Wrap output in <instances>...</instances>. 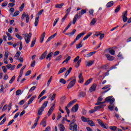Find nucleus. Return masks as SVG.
<instances>
[{
  "label": "nucleus",
  "instance_id": "obj_1",
  "mask_svg": "<svg viewBox=\"0 0 131 131\" xmlns=\"http://www.w3.org/2000/svg\"><path fill=\"white\" fill-rule=\"evenodd\" d=\"M106 102H108L110 103V105L108 107V108L110 111H113L114 107H115V98H113V96H108L105 98V101L100 102L101 105H103V104H105Z\"/></svg>",
  "mask_w": 131,
  "mask_h": 131
},
{
  "label": "nucleus",
  "instance_id": "obj_2",
  "mask_svg": "<svg viewBox=\"0 0 131 131\" xmlns=\"http://www.w3.org/2000/svg\"><path fill=\"white\" fill-rule=\"evenodd\" d=\"M86 13V10L82 9L80 12H78L74 16L73 20V24H75L76 23V21H77V19L79 18H81V15H83V14H85Z\"/></svg>",
  "mask_w": 131,
  "mask_h": 131
},
{
  "label": "nucleus",
  "instance_id": "obj_3",
  "mask_svg": "<svg viewBox=\"0 0 131 131\" xmlns=\"http://www.w3.org/2000/svg\"><path fill=\"white\" fill-rule=\"evenodd\" d=\"M32 35V34L30 32L29 33V34L27 33L25 34V40L26 41V43H29Z\"/></svg>",
  "mask_w": 131,
  "mask_h": 131
},
{
  "label": "nucleus",
  "instance_id": "obj_4",
  "mask_svg": "<svg viewBox=\"0 0 131 131\" xmlns=\"http://www.w3.org/2000/svg\"><path fill=\"white\" fill-rule=\"evenodd\" d=\"M73 61L74 62H77L75 65V67L76 68H78L79 67V65H80V63H81V58L79 59V56H78L75 59H74Z\"/></svg>",
  "mask_w": 131,
  "mask_h": 131
},
{
  "label": "nucleus",
  "instance_id": "obj_5",
  "mask_svg": "<svg viewBox=\"0 0 131 131\" xmlns=\"http://www.w3.org/2000/svg\"><path fill=\"white\" fill-rule=\"evenodd\" d=\"M97 122L101 127H102L103 128H105L106 129H107L108 127V125L107 124L105 125V124H104V122H103V121H102L101 119H98Z\"/></svg>",
  "mask_w": 131,
  "mask_h": 131
},
{
  "label": "nucleus",
  "instance_id": "obj_6",
  "mask_svg": "<svg viewBox=\"0 0 131 131\" xmlns=\"http://www.w3.org/2000/svg\"><path fill=\"white\" fill-rule=\"evenodd\" d=\"M75 83H76V79L75 78L70 81V82L69 83L67 86V88L69 89H71L72 88H73Z\"/></svg>",
  "mask_w": 131,
  "mask_h": 131
},
{
  "label": "nucleus",
  "instance_id": "obj_7",
  "mask_svg": "<svg viewBox=\"0 0 131 131\" xmlns=\"http://www.w3.org/2000/svg\"><path fill=\"white\" fill-rule=\"evenodd\" d=\"M122 19L124 23L127 21V11H126L122 13Z\"/></svg>",
  "mask_w": 131,
  "mask_h": 131
},
{
  "label": "nucleus",
  "instance_id": "obj_8",
  "mask_svg": "<svg viewBox=\"0 0 131 131\" xmlns=\"http://www.w3.org/2000/svg\"><path fill=\"white\" fill-rule=\"evenodd\" d=\"M96 89H97V84L94 83L89 89L90 93H93V92L96 91Z\"/></svg>",
  "mask_w": 131,
  "mask_h": 131
},
{
  "label": "nucleus",
  "instance_id": "obj_9",
  "mask_svg": "<svg viewBox=\"0 0 131 131\" xmlns=\"http://www.w3.org/2000/svg\"><path fill=\"white\" fill-rule=\"evenodd\" d=\"M78 110V104H75L73 107L71 108V112H77Z\"/></svg>",
  "mask_w": 131,
  "mask_h": 131
},
{
  "label": "nucleus",
  "instance_id": "obj_10",
  "mask_svg": "<svg viewBox=\"0 0 131 131\" xmlns=\"http://www.w3.org/2000/svg\"><path fill=\"white\" fill-rule=\"evenodd\" d=\"M36 98V96H34L33 97H32L29 100L27 106H26L25 108H27V107H28L29 105H30V104H31V103H32V102H33V101H34V99H35Z\"/></svg>",
  "mask_w": 131,
  "mask_h": 131
},
{
  "label": "nucleus",
  "instance_id": "obj_11",
  "mask_svg": "<svg viewBox=\"0 0 131 131\" xmlns=\"http://www.w3.org/2000/svg\"><path fill=\"white\" fill-rule=\"evenodd\" d=\"M70 129L72 131H77V124H74L73 126L70 125Z\"/></svg>",
  "mask_w": 131,
  "mask_h": 131
},
{
  "label": "nucleus",
  "instance_id": "obj_12",
  "mask_svg": "<svg viewBox=\"0 0 131 131\" xmlns=\"http://www.w3.org/2000/svg\"><path fill=\"white\" fill-rule=\"evenodd\" d=\"M54 109H55V104H53L49 109L47 114L48 116H50L52 114L53 111H54Z\"/></svg>",
  "mask_w": 131,
  "mask_h": 131
},
{
  "label": "nucleus",
  "instance_id": "obj_13",
  "mask_svg": "<svg viewBox=\"0 0 131 131\" xmlns=\"http://www.w3.org/2000/svg\"><path fill=\"white\" fill-rule=\"evenodd\" d=\"M79 81L78 82L79 83H82L83 82L84 79H83V77L82 76V72H81L80 74L79 75Z\"/></svg>",
  "mask_w": 131,
  "mask_h": 131
},
{
  "label": "nucleus",
  "instance_id": "obj_14",
  "mask_svg": "<svg viewBox=\"0 0 131 131\" xmlns=\"http://www.w3.org/2000/svg\"><path fill=\"white\" fill-rule=\"evenodd\" d=\"M105 107H106V104H102L95 106V109H96V111H98V110H100V109H103V108H105Z\"/></svg>",
  "mask_w": 131,
  "mask_h": 131
},
{
  "label": "nucleus",
  "instance_id": "obj_15",
  "mask_svg": "<svg viewBox=\"0 0 131 131\" xmlns=\"http://www.w3.org/2000/svg\"><path fill=\"white\" fill-rule=\"evenodd\" d=\"M105 56L108 61H113V60H114V57L110 55L109 54H105Z\"/></svg>",
  "mask_w": 131,
  "mask_h": 131
},
{
  "label": "nucleus",
  "instance_id": "obj_16",
  "mask_svg": "<svg viewBox=\"0 0 131 131\" xmlns=\"http://www.w3.org/2000/svg\"><path fill=\"white\" fill-rule=\"evenodd\" d=\"M84 34H85L84 32H83L82 33H80L79 34L77 35L76 38L75 39V40H76V41L77 40H78L80 38V37H81V36L84 35Z\"/></svg>",
  "mask_w": 131,
  "mask_h": 131
},
{
  "label": "nucleus",
  "instance_id": "obj_17",
  "mask_svg": "<svg viewBox=\"0 0 131 131\" xmlns=\"http://www.w3.org/2000/svg\"><path fill=\"white\" fill-rule=\"evenodd\" d=\"M77 100L76 99H74L73 100H72V101H71L70 102H69L67 106L66 107H67L68 108H69L70 107H71V106H72L73 104H74V103L76 102Z\"/></svg>",
  "mask_w": 131,
  "mask_h": 131
},
{
  "label": "nucleus",
  "instance_id": "obj_18",
  "mask_svg": "<svg viewBox=\"0 0 131 131\" xmlns=\"http://www.w3.org/2000/svg\"><path fill=\"white\" fill-rule=\"evenodd\" d=\"M56 36L57 33H55L54 34L51 35L50 37L48 38V39L46 41V42H49V41H51V39H53V38L56 37Z\"/></svg>",
  "mask_w": 131,
  "mask_h": 131
},
{
  "label": "nucleus",
  "instance_id": "obj_19",
  "mask_svg": "<svg viewBox=\"0 0 131 131\" xmlns=\"http://www.w3.org/2000/svg\"><path fill=\"white\" fill-rule=\"evenodd\" d=\"M48 55V51H46L42 54L41 55V57L39 58L40 60H43L46 56Z\"/></svg>",
  "mask_w": 131,
  "mask_h": 131
},
{
  "label": "nucleus",
  "instance_id": "obj_20",
  "mask_svg": "<svg viewBox=\"0 0 131 131\" xmlns=\"http://www.w3.org/2000/svg\"><path fill=\"white\" fill-rule=\"evenodd\" d=\"M114 5V2L113 1H111L108 3H107L106 4V8H111Z\"/></svg>",
  "mask_w": 131,
  "mask_h": 131
},
{
  "label": "nucleus",
  "instance_id": "obj_21",
  "mask_svg": "<svg viewBox=\"0 0 131 131\" xmlns=\"http://www.w3.org/2000/svg\"><path fill=\"white\" fill-rule=\"evenodd\" d=\"M88 124H89V125H91V126H96V124H95V123H94V121H93V120H88V121L87 122Z\"/></svg>",
  "mask_w": 131,
  "mask_h": 131
},
{
  "label": "nucleus",
  "instance_id": "obj_22",
  "mask_svg": "<svg viewBox=\"0 0 131 131\" xmlns=\"http://www.w3.org/2000/svg\"><path fill=\"white\" fill-rule=\"evenodd\" d=\"M64 6V3H61L60 4H56L55 5V7L57 9H62Z\"/></svg>",
  "mask_w": 131,
  "mask_h": 131
},
{
  "label": "nucleus",
  "instance_id": "obj_23",
  "mask_svg": "<svg viewBox=\"0 0 131 131\" xmlns=\"http://www.w3.org/2000/svg\"><path fill=\"white\" fill-rule=\"evenodd\" d=\"M38 22H39V16H37L35 18V20L34 23V25L35 27L38 25Z\"/></svg>",
  "mask_w": 131,
  "mask_h": 131
},
{
  "label": "nucleus",
  "instance_id": "obj_24",
  "mask_svg": "<svg viewBox=\"0 0 131 131\" xmlns=\"http://www.w3.org/2000/svg\"><path fill=\"white\" fill-rule=\"evenodd\" d=\"M72 25V21H71V22L69 24V25H68V26L65 28V29L64 30V31L62 32L63 33H65V32H66V31L68 30V29H69V27H70Z\"/></svg>",
  "mask_w": 131,
  "mask_h": 131
},
{
  "label": "nucleus",
  "instance_id": "obj_25",
  "mask_svg": "<svg viewBox=\"0 0 131 131\" xmlns=\"http://www.w3.org/2000/svg\"><path fill=\"white\" fill-rule=\"evenodd\" d=\"M65 71H66V68H61L59 71L58 74H61V73H63V72H65Z\"/></svg>",
  "mask_w": 131,
  "mask_h": 131
},
{
  "label": "nucleus",
  "instance_id": "obj_26",
  "mask_svg": "<svg viewBox=\"0 0 131 131\" xmlns=\"http://www.w3.org/2000/svg\"><path fill=\"white\" fill-rule=\"evenodd\" d=\"M46 36V32H43L41 36L40 39V42L42 43L43 41V39H45V37Z\"/></svg>",
  "mask_w": 131,
  "mask_h": 131
},
{
  "label": "nucleus",
  "instance_id": "obj_27",
  "mask_svg": "<svg viewBox=\"0 0 131 131\" xmlns=\"http://www.w3.org/2000/svg\"><path fill=\"white\" fill-rule=\"evenodd\" d=\"M71 70H72V68L70 67L68 71H67L66 74H64V77H67L68 75L70 74V72H71Z\"/></svg>",
  "mask_w": 131,
  "mask_h": 131
},
{
  "label": "nucleus",
  "instance_id": "obj_28",
  "mask_svg": "<svg viewBox=\"0 0 131 131\" xmlns=\"http://www.w3.org/2000/svg\"><path fill=\"white\" fill-rule=\"evenodd\" d=\"M49 103V101H46L44 102V103L42 104L41 108H42L45 110V108L48 106V104Z\"/></svg>",
  "mask_w": 131,
  "mask_h": 131
},
{
  "label": "nucleus",
  "instance_id": "obj_29",
  "mask_svg": "<svg viewBox=\"0 0 131 131\" xmlns=\"http://www.w3.org/2000/svg\"><path fill=\"white\" fill-rule=\"evenodd\" d=\"M44 109L42 107H40L39 108L38 111V115H41L42 114V112L44 111Z\"/></svg>",
  "mask_w": 131,
  "mask_h": 131
},
{
  "label": "nucleus",
  "instance_id": "obj_30",
  "mask_svg": "<svg viewBox=\"0 0 131 131\" xmlns=\"http://www.w3.org/2000/svg\"><path fill=\"white\" fill-rule=\"evenodd\" d=\"M81 119L82 121H83V122H88V121L90 119V118H85L83 116L81 117Z\"/></svg>",
  "mask_w": 131,
  "mask_h": 131
},
{
  "label": "nucleus",
  "instance_id": "obj_31",
  "mask_svg": "<svg viewBox=\"0 0 131 131\" xmlns=\"http://www.w3.org/2000/svg\"><path fill=\"white\" fill-rule=\"evenodd\" d=\"M108 52L110 54H111L113 56H114V55H115V51H114V50L113 49H111V48L108 49Z\"/></svg>",
  "mask_w": 131,
  "mask_h": 131
},
{
  "label": "nucleus",
  "instance_id": "obj_32",
  "mask_svg": "<svg viewBox=\"0 0 131 131\" xmlns=\"http://www.w3.org/2000/svg\"><path fill=\"white\" fill-rule=\"evenodd\" d=\"M53 56V52L50 53L46 57L47 60L49 59V61L51 60V58H52V56Z\"/></svg>",
  "mask_w": 131,
  "mask_h": 131
},
{
  "label": "nucleus",
  "instance_id": "obj_33",
  "mask_svg": "<svg viewBox=\"0 0 131 131\" xmlns=\"http://www.w3.org/2000/svg\"><path fill=\"white\" fill-rule=\"evenodd\" d=\"M62 58H63V56H62V55H60L55 58V61H61L62 60Z\"/></svg>",
  "mask_w": 131,
  "mask_h": 131
},
{
  "label": "nucleus",
  "instance_id": "obj_34",
  "mask_svg": "<svg viewBox=\"0 0 131 131\" xmlns=\"http://www.w3.org/2000/svg\"><path fill=\"white\" fill-rule=\"evenodd\" d=\"M36 41V38H34L33 40L32 41V43L31 45V47L33 48L34 47V45H35V42Z\"/></svg>",
  "mask_w": 131,
  "mask_h": 131
},
{
  "label": "nucleus",
  "instance_id": "obj_35",
  "mask_svg": "<svg viewBox=\"0 0 131 131\" xmlns=\"http://www.w3.org/2000/svg\"><path fill=\"white\" fill-rule=\"evenodd\" d=\"M79 97L83 98L85 97V93L84 92H80L79 94Z\"/></svg>",
  "mask_w": 131,
  "mask_h": 131
},
{
  "label": "nucleus",
  "instance_id": "obj_36",
  "mask_svg": "<svg viewBox=\"0 0 131 131\" xmlns=\"http://www.w3.org/2000/svg\"><path fill=\"white\" fill-rule=\"evenodd\" d=\"M96 18H94L92 19V21L90 23V25L91 26H93V25H95V24H96Z\"/></svg>",
  "mask_w": 131,
  "mask_h": 131
},
{
  "label": "nucleus",
  "instance_id": "obj_37",
  "mask_svg": "<svg viewBox=\"0 0 131 131\" xmlns=\"http://www.w3.org/2000/svg\"><path fill=\"white\" fill-rule=\"evenodd\" d=\"M20 55H21V52L17 51L16 52V54L14 56V58H16L17 59H18V58H19V57H20Z\"/></svg>",
  "mask_w": 131,
  "mask_h": 131
},
{
  "label": "nucleus",
  "instance_id": "obj_38",
  "mask_svg": "<svg viewBox=\"0 0 131 131\" xmlns=\"http://www.w3.org/2000/svg\"><path fill=\"white\" fill-rule=\"evenodd\" d=\"M121 8V7H120V5L118 6L116 9L115 10V13H118L119 11H120Z\"/></svg>",
  "mask_w": 131,
  "mask_h": 131
},
{
  "label": "nucleus",
  "instance_id": "obj_39",
  "mask_svg": "<svg viewBox=\"0 0 131 131\" xmlns=\"http://www.w3.org/2000/svg\"><path fill=\"white\" fill-rule=\"evenodd\" d=\"M92 80H93V79L91 78L88 79L85 83V85H89L90 84V82H92Z\"/></svg>",
  "mask_w": 131,
  "mask_h": 131
},
{
  "label": "nucleus",
  "instance_id": "obj_40",
  "mask_svg": "<svg viewBox=\"0 0 131 131\" xmlns=\"http://www.w3.org/2000/svg\"><path fill=\"white\" fill-rule=\"evenodd\" d=\"M91 35H92V33H88L87 35L83 38V40H85V39H88V38H89Z\"/></svg>",
  "mask_w": 131,
  "mask_h": 131
},
{
  "label": "nucleus",
  "instance_id": "obj_41",
  "mask_svg": "<svg viewBox=\"0 0 131 131\" xmlns=\"http://www.w3.org/2000/svg\"><path fill=\"white\" fill-rule=\"evenodd\" d=\"M82 41H81L79 44L76 45V49H80V48H82Z\"/></svg>",
  "mask_w": 131,
  "mask_h": 131
},
{
  "label": "nucleus",
  "instance_id": "obj_42",
  "mask_svg": "<svg viewBox=\"0 0 131 131\" xmlns=\"http://www.w3.org/2000/svg\"><path fill=\"white\" fill-rule=\"evenodd\" d=\"M25 7V4H24V3H23L21 6L19 7L20 12H22V11H23Z\"/></svg>",
  "mask_w": 131,
  "mask_h": 131
},
{
  "label": "nucleus",
  "instance_id": "obj_43",
  "mask_svg": "<svg viewBox=\"0 0 131 131\" xmlns=\"http://www.w3.org/2000/svg\"><path fill=\"white\" fill-rule=\"evenodd\" d=\"M15 79H16V76H13L12 78L10 79V80L9 81V83H13V82H14V80H15Z\"/></svg>",
  "mask_w": 131,
  "mask_h": 131
},
{
  "label": "nucleus",
  "instance_id": "obj_44",
  "mask_svg": "<svg viewBox=\"0 0 131 131\" xmlns=\"http://www.w3.org/2000/svg\"><path fill=\"white\" fill-rule=\"evenodd\" d=\"M110 129H111L112 130H117V127L115 126H111L110 127Z\"/></svg>",
  "mask_w": 131,
  "mask_h": 131
},
{
  "label": "nucleus",
  "instance_id": "obj_45",
  "mask_svg": "<svg viewBox=\"0 0 131 131\" xmlns=\"http://www.w3.org/2000/svg\"><path fill=\"white\" fill-rule=\"evenodd\" d=\"M6 120H7V117H5L4 118L3 120L0 122V125H3V124H4L5 122H6Z\"/></svg>",
  "mask_w": 131,
  "mask_h": 131
},
{
  "label": "nucleus",
  "instance_id": "obj_46",
  "mask_svg": "<svg viewBox=\"0 0 131 131\" xmlns=\"http://www.w3.org/2000/svg\"><path fill=\"white\" fill-rule=\"evenodd\" d=\"M59 82L63 84H66V80L63 78L60 79Z\"/></svg>",
  "mask_w": 131,
  "mask_h": 131
},
{
  "label": "nucleus",
  "instance_id": "obj_47",
  "mask_svg": "<svg viewBox=\"0 0 131 131\" xmlns=\"http://www.w3.org/2000/svg\"><path fill=\"white\" fill-rule=\"evenodd\" d=\"M19 14H20V12L19 11H16L13 15V17H17V16H18V15H19Z\"/></svg>",
  "mask_w": 131,
  "mask_h": 131
},
{
  "label": "nucleus",
  "instance_id": "obj_48",
  "mask_svg": "<svg viewBox=\"0 0 131 131\" xmlns=\"http://www.w3.org/2000/svg\"><path fill=\"white\" fill-rule=\"evenodd\" d=\"M94 63H95L94 61H91L88 62L86 64V66H89V67L92 66V65H93Z\"/></svg>",
  "mask_w": 131,
  "mask_h": 131
},
{
  "label": "nucleus",
  "instance_id": "obj_49",
  "mask_svg": "<svg viewBox=\"0 0 131 131\" xmlns=\"http://www.w3.org/2000/svg\"><path fill=\"white\" fill-rule=\"evenodd\" d=\"M6 34L8 37V40H12V39H13V37H11V34L9 33H6Z\"/></svg>",
  "mask_w": 131,
  "mask_h": 131
},
{
  "label": "nucleus",
  "instance_id": "obj_50",
  "mask_svg": "<svg viewBox=\"0 0 131 131\" xmlns=\"http://www.w3.org/2000/svg\"><path fill=\"white\" fill-rule=\"evenodd\" d=\"M16 37H17V38H18V39H20V40L23 39V37L22 36H21L20 35H19V34H16L15 35Z\"/></svg>",
  "mask_w": 131,
  "mask_h": 131
},
{
  "label": "nucleus",
  "instance_id": "obj_51",
  "mask_svg": "<svg viewBox=\"0 0 131 131\" xmlns=\"http://www.w3.org/2000/svg\"><path fill=\"white\" fill-rule=\"evenodd\" d=\"M23 49V44L22 43V41H19V51H21Z\"/></svg>",
  "mask_w": 131,
  "mask_h": 131
},
{
  "label": "nucleus",
  "instance_id": "obj_52",
  "mask_svg": "<svg viewBox=\"0 0 131 131\" xmlns=\"http://www.w3.org/2000/svg\"><path fill=\"white\" fill-rule=\"evenodd\" d=\"M40 124L43 125V127H46V126H47V122L44 120L42 121V122L40 123Z\"/></svg>",
  "mask_w": 131,
  "mask_h": 131
},
{
  "label": "nucleus",
  "instance_id": "obj_53",
  "mask_svg": "<svg viewBox=\"0 0 131 131\" xmlns=\"http://www.w3.org/2000/svg\"><path fill=\"white\" fill-rule=\"evenodd\" d=\"M71 59V57L70 56H69L65 60L64 62H66L67 64L68 63V62L70 61V60Z\"/></svg>",
  "mask_w": 131,
  "mask_h": 131
},
{
  "label": "nucleus",
  "instance_id": "obj_54",
  "mask_svg": "<svg viewBox=\"0 0 131 131\" xmlns=\"http://www.w3.org/2000/svg\"><path fill=\"white\" fill-rule=\"evenodd\" d=\"M60 131L65 130V127L64 126V125L60 124Z\"/></svg>",
  "mask_w": 131,
  "mask_h": 131
},
{
  "label": "nucleus",
  "instance_id": "obj_55",
  "mask_svg": "<svg viewBox=\"0 0 131 131\" xmlns=\"http://www.w3.org/2000/svg\"><path fill=\"white\" fill-rule=\"evenodd\" d=\"M65 100H66V97L62 96L61 98V104H63V103H64V102H65Z\"/></svg>",
  "mask_w": 131,
  "mask_h": 131
},
{
  "label": "nucleus",
  "instance_id": "obj_56",
  "mask_svg": "<svg viewBox=\"0 0 131 131\" xmlns=\"http://www.w3.org/2000/svg\"><path fill=\"white\" fill-rule=\"evenodd\" d=\"M58 21H59V18H56L54 20V22L53 23V27H55L56 26V25L57 23H58Z\"/></svg>",
  "mask_w": 131,
  "mask_h": 131
},
{
  "label": "nucleus",
  "instance_id": "obj_57",
  "mask_svg": "<svg viewBox=\"0 0 131 131\" xmlns=\"http://www.w3.org/2000/svg\"><path fill=\"white\" fill-rule=\"evenodd\" d=\"M27 15V14H26V13L24 12L21 15V20L22 21H23L24 20V18H25V17H26V16Z\"/></svg>",
  "mask_w": 131,
  "mask_h": 131
},
{
  "label": "nucleus",
  "instance_id": "obj_58",
  "mask_svg": "<svg viewBox=\"0 0 131 131\" xmlns=\"http://www.w3.org/2000/svg\"><path fill=\"white\" fill-rule=\"evenodd\" d=\"M76 32V29H73V31L70 33V37L72 36V35H74V33Z\"/></svg>",
  "mask_w": 131,
  "mask_h": 131
},
{
  "label": "nucleus",
  "instance_id": "obj_59",
  "mask_svg": "<svg viewBox=\"0 0 131 131\" xmlns=\"http://www.w3.org/2000/svg\"><path fill=\"white\" fill-rule=\"evenodd\" d=\"M29 19H30V17H29V15L28 14H27L26 16V23H28L29 22Z\"/></svg>",
  "mask_w": 131,
  "mask_h": 131
},
{
  "label": "nucleus",
  "instance_id": "obj_60",
  "mask_svg": "<svg viewBox=\"0 0 131 131\" xmlns=\"http://www.w3.org/2000/svg\"><path fill=\"white\" fill-rule=\"evenodd\" d=\"M65 110L68 114V116H69V114H70V110H69V109H68V107H67V106L65 107Z\"/></svg>",
  "mask_w": 131,
  "mask_h": 131
},
{
  "label": "nucleus",
  "instance_id": "obj_61",
  "mask_svg": "<svg viewBox=\"0 0 131 131\" xmlns=\"http://www.w3.org/2000/svg\"><path fill=\"white\" fill-rule=\"evenodd\" d=\"M21 90H18L16 91L15 94H16V96H19L20 95V94H21Z\"/></svg>",
  "mask_w": 131,
  "mask_h": 131
},
{
  "label": "nucleus",
  "instance_id": "obj_62",
  "mask_svg": "<svg viewBox=\"0 0 131 131\" xmlns=\"http://www.w3.org/2000/svg\"><path fill=\"white\" fill-rule=\"evenodd\" d=\"M96 111H97V110L96 109V107H94V109H92L89 111V113L92 114V113H94V112H96Z\"/></svg>",
  "mask_w": 131,
  "mask_h": 131
},
{
  "label": "nucleus",
  "instance_id": "obj_63",
  "mask_svg": "<svg viewBox=\"0 0 131 131\" xmlns=\"http://www.w3.org/2000/svg\"><path fill=\"white\" fill-rule=\"evenodd\" d=\"M45 99H47V96H43L42 98H41L40 99V100H39V103H41V101H43V100H45Z\"/></svg>",
  "mask_w": 131,
  "mask_h": 131
},
{
  "label": "nucleus",
  "instance_id": "obj_64",
  "mask_svg": "<svg viewBox=\"0 0 131 131\" xmlns=\"http://www.w3.org/2000/svg\"><path fill=\"white\" fill-rule=\"evenodd\" d=\"M35 89H36V86H32V87L29 90V92H33V91H34V90H35Z\"/></svg>",
  "mask_w": 131,
  "mask_h": 131
}]
</instances>
